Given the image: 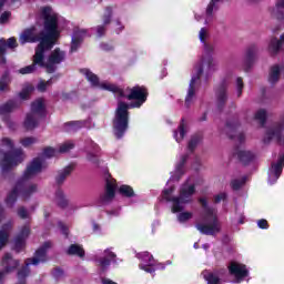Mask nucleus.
Returning <instances> with one entry per match:
<instances>
[{"label":"nucleus","mask_w":284,"mask_h":284,"mask_svg":"<svg viewBox=\"0 0 284 284\" xmlns=\"http://www.w3.org/2000/svg\"><path fill=\"white\" fill-rule=\"evenodd\" d=\"M80 72L83 74V77H85L87 81H89L92 88L106 90L108 92H112L115 97H122L128 99V101H131L130 104L125 102H119L115 110L113 130L115 136L121 139V136H123V134H125L128 131V121L130 119V113L128 110H130V108H141V105L148 101V89H145V87L138 85L128 88L125 91H123V89L116 84H112L108 81H99V77L92 73L90 69H81Z\"/></svg>","instance_id":"f257e3e1"},{"label":"nucleus","mask_w":284,"mask_h":284,"mask_svg":"<svg viewBox=\"0 0 284 284\" xmlns=\"http://www.w3.org/2000/svg\"><path fill=\"white\" fill-rule=\"evenodd\" d=\"M43 17L45 19L44 28L47 36L42 38L41 42L36 48L34 63H37L39 68H44L47 72L52 73L57 70L59 63L65 61V51L59 48L51 51L61 37V29L59 28L61 16L55 13L52 9H44ZM50 51L51 53L48 55Z\"/></svg>","instance_id":"f03ea898"},{"label":"nucleus","mask_w":284,"mask_h":284,"mask_svg":"<svg viewBox=\"0 0 284 284\" xmlns=\"http://www.w3.org/2000/svg\"><path fill=\"white\" fill-rule=\"evenodd\" d=\"M48 168V163L43 158L34 159L24 171L22 178L17 183L16 187L7 196L6 203L8 207H12L17 203V196H20L23 201H28L32 194L37 192V184L28 183L30 179L37 176L40 172H43Z\"/></svg>","instance_id":"7ed1b4c3"},{"label":"nucleus","mask_w":284,"mask_h":284,"mask_svg":"<svg viewBox=\"0 0 284 284\" xmlns=\"http://www.w3.org/2000/svg\"><path fill=\"white\" fill-rule=\"evenodd\" d=\"M174 192V186H169L163 191V199L165 201H171L172 203V212L173 214H178L176 219L179 223H187V221H192L194 217V213L192 211H184L187 203L192 202V196L194 195V186L193 184H184L180 189V196L172 197V193Z\"/></svg>","instance_id":"20e7f679"},{"label":"nucleus","mask_w":284,"mask_h":284,"mask_svg":"<svg viewBox=\"0 0 284 284\" xmlns=\"http://www.w3.org/2000/svg\"><path fill=\"white\" fill-rule=\"evenodd\" d=\"M1 154V168L3 172L19 165L26 159V153L21 149H14V143L12 140L4 138L2 139V144L0 145Z\"/></svg>","instance_id":"39448f33"},{"label":"nucleus","mask_w":284,"mask_h":284,"mask_svg":"<svg viewBox=\"0 0 284 284\" xmlns=\"http://www.w3.org/2000/svg\"><path fill=\"white\" fill-rule=\"evenodd\" d=\"M203 221L204 223L196 224V230L201 232V234L214 236V234L221 232V224L216 217V210L205 207L203 211Z\"/></svg>","instance_id":"423d86ee"},{"label":"nucleus","mask_w":284,"mask_h":284,"mask_svg":"<svg viewBox=\"0 0 284 284\" xmlns=\"http://www.w3.org/2000/svg\"><path fill=\"white\" fill-rule=\"evenodd\" d=\"M212 63V60H205L202 58L200 61L195 63L192 71V78L189 85V90L185 98V105L186 108H190L192 103H194L195 94H196V84L199 83L201 77H203V68L205 65H210Z\"/></svg>","instance_id":"0eeeda50"},{"label":"nucleus","mask_w":284,"mask_h":284,"mask_svg":"<svg viewBox=\"0 0 284 284\" xmlns=\"http://www.w3.org/2000/svg\"><path fill=\"white\" fill-rule=\"evenodd\" d=\"M45 9L52 10L50 7H43L41 9V17L44 21V27H45V17L43 16V11ZM43 37H48V31H45V28L43 31L39 32V29L37 27L28 28L24 31L20 33L19 37V42L21 45H26V43H37V41H43Z\"/></svg>","instance_id":"6e6552de"},{"label":"nucleus","mask_w":284,"mask_h":284,"mask_svg":"<svg viewBox=\"0 0 284 284\" xmlns=\"http://www.w3.org/2000/svg\"><path fill=\"white\" fill-rule=\"evenodd\" d=\"M45 112V100L38 99L31 104V112L24 119L23 125L26 130H34L39 125V119Z\"/></svg>","instance_id":"1a4fd4ad"},{"label":"nucleus","mask_w":284,"mask_h":284,"mask_svg":"<svg viewBox=\"0 0 284 284\" xmlns=\"http://www.w3.org/2000/svg\"><path fill=\"white\" fill-rule=\"evenodd\" d=\"M19 265V262L17 260L12 258V255L6 254L2 258V262L0 264V283L10 274L11 272H14L16 267Z\"/></svg>","instance_id":"9d476101"},{"label":"nucleus","mask_w":284,"mask_h":284,"mask_svg":"<svg viewBox=\"0 0 284 284\" xmlns=\"http://www.w3.org/2000/svg\"><path fill=\"white\" fill-rule=\"evenodd\" d=\"M229 272L235 278V283H241L250 274L247 267L239 262H232L229 265Z\"/></svg>","instance_id":"9b49d317"},{"label":"nucleus","mask_w":284,"mask_h":284,"mask_svg":"<svg viewBox=\"0 0 284 284\" xmlns=\"http://www.w3.org/2000/svg\"><path fill=\"white\" fill-rule=\"evenodd\" d=\"M284 168V154L280 155L276 163H272L268 170V183L274 184L278 181Z\"/></svg>","instance_id":"f8f14e48"},{"label":"nucleus","mask_w":284,"mask_h":284,"mask_svg":"<svg viewBox=\"0 0 284 284\" xmlns=\"http://www.w3.org/2000/svg\"><path fill=\"white\" fill-rule=\"evenodd\" d=\"M138 258L141 261L140 270H143L148 274H152L154 272V257L150 253H139Z\"/></svg>","instance_id":"ddd939ff"},{"label":"nucleus","mask_w":284,"mask_h":284,"mask_svg":"<svg viewBox=\"0 0 284 284\" xmlns=\"http://www.w3.org/2000/svg\"><path fill=\"white\" fill-rule=\"evenodd\" d=\"M283 130H284L283 124H276V125L272 126L266 133L265 141H274L275 140V141H278V143L281 145H284V138L282 136Z\"/></svg>","instance_id":"4468645a"},{"label":"nucleus","mask_w":284,"mask_h":284,"mask_svg":"<svg viewBox=\"0 0 284 284\" xmlns=\"http://www.w3.org/2000/svg\"><path fill=\"white\" fill-rule=\"evenodd\" d=\"M116 192V180L109 179L106 180V189L103 195L100 196L102 203H110L114 199Z\"/></svg>","instance_id":"2eb2a0df"},{"label":"nucleus","mask_w":284,"mask_h":284,"mask_svg":"<svg viewBox=\"0 0 284 284\" xmlns=\"http://www.w3.org/2000/svg\"><path fill=\"white\" fill-rule=\"evenodd\" d=\"M30 235V226L22 227L19 236L14 240L16 252H21L26 247V239Z\"/></svg>","instance_id":"dca6fc26"},{"label":"nucleus","mask_w":284,"mask_h":284,"mask_svg":"<svg viewBox=\"0 0 284 284\" xmlns=\"http://www.w3.org/2000/svg\"><path fill=\"white\" fill-rule=\"evenodd\" d=\"M17 39L14 38H9L6 42L4 39L0 40V63H6V50H8V48H17Z\"/></svg>","instance_id":"f3484780"},{"label":"nucleus","mask_w":284,"mask_h":284,"mask_svg":"<svg viewBox=\"0 0 284 284\" xmlns=\"http://www.w3.org/2000/svg\"><path fill=\"white\" fill-rule=\"evenodd\" d=\"M19 108H21V101L9 100L2 105H0V114H10L14 112V110H19Z\"/></svg>","instance_id":"a211bd4d"},{"label":"nucleus","mask_w":284,"mask_h":284,"mask_svg":"<svg viewBox=\"0 0 284 284\" xmlns=\"http://www.w3.org/2000/svg\"><path fill=\"white\" fill-rule=\"evenodd\" d=\"M114 258H116V255L114 253H112V251L105 250L104 255L102 257L98 258L97 263H98L99 267H101V270H105V267H108L110 265V263H112V261H114Z\"/></svg>","instance_id":"6ab92c4d"},{"label":"nucleus","mask_w":284,"mask_h":284,"mask_svg":"<svg viewBox=\"0 0 284 284\" xmlns=\"http://www.w3.org/2000/svg\"><path fill=\"white\" fill-rule=\"evenodd\" d=\"M80 34H85V29H74L72 40H71V47L70 52H77L79 48H81V39H79Z\"/></svg>","instance_id":"aec40b11"},{"label":"nucleus","mask_w":284,"mask_h":284,"mask_svg":"<svg viewBox=\"0 0 284 284\" xmlns=\"http://www.w3.org/2000/svg\"><path fill=\"white\" fill-rule=\"evenodd\" d=\"M283 43H284V34L281 36L280 39L277 38L271 39L268 42V52L271 54H278V52L281 51V48H283Z\"/></svg>","instance_id":"412c9836"},{"label":"nucleus","mask_w":284,"mask_h":284,"mask_svg":"<svg viewBox=\"0 0 284 284\" xmlns=\"http://www.w3.org/2000/svg\"><path fill=\"white\" fill-rule=\"evenodd\" d=\"M236 156L244 165H247V163H252V161H254L255 158L252 151L245 149L239 150Z\"/></svg>","instance_id":"4be33fe9"},{"label":"nucleus","mask_w":284,"mask_h":284,"mask_svg":"<svg viewBox=\"0 0 284 284\" xmlns=\"http://www.w3.org/2000/svg\"><path fill=\"white\" fill-rule=\"evenodd\" d=\"M216 10H219V4L214 0H211L206 8L205 23H212V21H214Z\"/></svg>","instance_id":"5701e85b"},{"label":"nucleus","mask_w":284,"mask_h":284,"mask_svg":"<svg viewBox=\"0 0 284 284\" xmlns=\"http://www.w3.org/2000/svg\"><path fill=\"white\" fill-rule=\"evenodd\" d=\"M215 97L217 103H220V105H223V103L227 101V85L220 84L215 91Z\"/></svg>","instance_id":"b1692460"},{"label":"nucleus","mask_w":284,"mask_h":284,"mask_svg":"<svg viewBox=\"0 0 284 284\" xmlns=\"http://www.w3.org/2000/svg\"><path fill=\"white\" fill-rule=\"evenodd\" d=\"M32 92H34V85L31 83L24 84L21 92L18 94L19 101H28Z\"/></svg>","instance_id":"393cba45"},{"label":"nucleus","mask_w":284,"mask_h":284,"mask_svg":"<svg viewBox=\"0 0 284 284\" xmlns=\"http://www.w3.org/2000/svg\"><path fill=\"white\" fill-rule=\"evenodd\" d=\"M11 82L12 78H10V73L6 72L0 79V92H8Z\"/></svg>","instance_id":"a878e982"},{"label":"nucleus","mask_w":284,"mask_h":284,"mask_svg":"<svg viewBox=\"0 0 284 284\" xmlns=\"http://www.w3.org/2000/svg\"><path fill=\"white\" fill-rule=\"evenodd\" d=\"M203 276L207 284H219L221 278L219 277V273H212L210 271H204Z\"/></svg>","instance_id":"bb28decb"},{"label":"nucleus","mask_w":284,"mask_h":284,"mask_svg":"<svg viewBox=\"0 0 284 284\" xmlns=\"http://www.w3.org/2000/svg\"><path fill=\"white\" fill-rule=\"evenodd\" d=\"M185 122H181V124L178 128V131H174L173 136L176 141V143H181L182 140L185 138Z\"/></svg>","instance_id":"cd10ccee"},{"label":"nucleus","mask_w":284,"mask_h":284,"mask_svg":"<svg viewBox=\"0 0 284 284\" xmlns=\"http://www.w3.org/2000/svg\"><path fill=\"white\" fill-rule=\"evenodd\" d=\"M7 0H0V23H8L10 20L11 13L10 11H3V6H6Z\"/></svg>","instance_id":"c85d7f7f"},{"label":"nucleus","mask_w":284,"mask_h":284,"mask_svg":"<svg viewBox=\"0 0 284 284\" xmlns=\"http://www.w3.org/2000/svg\"><path fill=\"white\" fill-rule=\"evenodd\" d=\"M67 252L68 254L80 256L81 258L82 256H85V251H83V247L79 244H72Z\"/></svg>","instance_id":"c756f323"},{"label":"nucleus","mask_w":284,"mask_h":284,"mask_svg":"<svg viewBox=\"0 0 284 284\" xmlns=\"http://www.w3.org/2000/svg\"><path fill=\"white\" fill-rule=\"evenodd\" d=\"M113 12H114V8H112V7H106L104 9V12L102 14L103 26H110V23L112 22V13Z\"/></svg>","instance_id":"7c9ffc66"},{"label":"nucleus","mask_w":284,"mask_h":284,"mask_svg":"<svg viewBox=\"0 0 284 284\" xmlns=\"http://www.w3.org/2000/svg\"><path fill=\"white\" fill-rule=\"evenodd\" d=\"M85 126L84 121H73L65 124L67 132H74L77 130H80V128Z\"/></svg>","instance_id":"2f4dec72"},{"label":"nucleus","mask_w":284,"mask_h":284,"mask_svg":"<svg viewBox=\"0 0 284 284\" xmlns=\"http://www.w3.org/2000/svg\"><path fill=\"white\" fill-rule=\"evenodd\" d=\"M36 143H38V140L34 136H24L20 139V145H22V148H32Z\"/></svg>","instance_id":"473e14b6"},{"label":"nucleus","mask_w":284,"mask_h":284,"mask_svg":"<svg viewBox=\"0 0 284 284\" xmlns=\"http://www.w3.org/2000/svg\"><path fill=\"white\" fill-rule=\"evenodd\" d=\"M72 173V166L64 168L57 176V183H63L68 176Z\"/></svg>","instance_id":"72a5a7b5"},{"label":"nucleus","mask_w":284,"mask_h":284,"mask_svg":"<svg viewBox=\"0 0 284 284\" xmlns=\"http://www.w3.org/2000/svg\"><path fill=\"white\" fill-rule=\"evenodd\" d=\"M119 192L122 196H126L128 199H132V196H134V189L130 185H121Z\"/></svg>","instance_id":"f704fd0d"},{"label":"nucleus","mask_w":284,"mask_h":284,"mask_svg":"<svg viewBox=\"0 0 284 284\" xmlns=\"http://www.w3.org/2000/svg\"><path fill=\"white\" fill-rule=\"evenodd\" d=\"M281 74V67L275 65L271 69V73L268 77V81L270 83H276V81H278V77Z\"/></svg>","instance_id":"c9c22d12"},{"label":"nucleus","mask_w":284,"mask_h":284,"mask_svg":"<svg viewBox=\"0 0 284 284\" xmlns=\"http://www.w3.org/2000/svg\"><path fill=\"white\" fill-rule=\"evenodd\" d=\"M74 148V143L68 141L59 145L57 149L58 154H65V152H70Z\"/></svg>","instance_id":"e433bc0d"},{"label":"nucleus","mask_w":284,"mask_h":284,"mask_svg":"<svg viewBox=\"0 0 284 284\" xmlns=\"http://www.w3.org/2000/svg\"><path fill=\"white\" fill-rule=\"evenodd\" d=\"M37 63H34V55H33V63L27 67H23L19 70L20 74H32L33 72H37Z\"/></svg>","instance_id":"4c0bfd02"},{"label":"nucleus","mask_w":284,"mask_h":284,"mask_svg":"<svg viewBox=\"0 0 284 284\" xmlns=\"http://www.w3.org/2000/svg\"><path fill=\"white\" fill-rule=\"evenodd\" d=\"M55 201H57L58 205H60V207H65V205H68V199H65L63 191L57 192Z\"/></svg>","instance_id":"58836bf2"},{"label":"nucleus","mask_w":284,"mask_h":284,"mask_svg":"<svg viewBox=\"0 0 284 284\" xmlns=\"http://www.w3.org/2000/svg\"><path fill=\"white\" fill-rule=\"evenodd\" d=\"M199 39L201 43H207V39H210V30H207V28H202L199 32Z\"/></svg>","instance_id":"ea45409f"},{"label":"nucleus","mask_w":284,"mask_h":284,"mask_svg":"<svg viewBox=\"0 0 284 284\" xmlns=\"http://www.w3.org/2000/svg\"><path fill=\"white\" fill-rule=\"evenodd\" d=\"M267 119V111L265 109H261L255 113V121H258L260 123H265V120Z\"/></svg>","instance_id":"a19ab883"},{"label":"nucleus","mask_w":284,"mask_h":284,"mask_svg":"<svg viewBox=\"0 0 284 284\" xmlns=\"http://www.w3.org/2000/svg\"><path fill=\"white\" fill-rule=\"evenodd\" d=\"M50 85H52V81L48 80H40L38 85H37V90H39V92H45L48 90V88H50Z\"/></svg>","instance_id":"79ce46f5"},{"label":"nucleus","mask_w":284,"mask_h":284,"mask_svg":"<svg viewBox=\"0 0 284 284\" xmlns=\"http://www.w3.org/2000/svg\"><path fill=\"white\" fill-rule=\"evenodd\" d=\"M58 154H59V151H57V149L50 148V146L44 149V151H43L44 159H52V156H58Z\"/></svg>","instance_id":"37998d69"},{"label":"nucleus","mask_w":284,"mask_h":284,"mask_svg":"<svg viewBox=\"0 0 284 284\" xmlns=\"http://www.w3.org/2000/svg\"><path fill=\"white\" fill-rule=\"evenodd\" d=\"M245 178L236 179L231 182V185L233 190H240V187H243V185H245Z\"/></svg>","instance_id":"c03bdc74"},{"label":"nucleus","mask_w":284,"mask_h":284,"mask_svg":"<svg viewBox=\"0 0 284 284\" xmlns=\"http://www.w3.org/2000/svg\"><path fill=\"white\" fill-rule=\"evenodd\" d=\"M257 53H258V48H256L255 45H252L246 50L245 57L246 59H254V57H256Z\"/></svg>","instance_id":"a18cd8bd"},{"label":"nucleus","mask_w":284,"mask_h":284,"mask_svg":"<svg viewBox=\"0 0 284 284\" xmlns=\"http://www.w3.org/2000/svg\"><path fill=\"white\" fill-rule=\"evenodd\" d=\"M87 159L94 165H101V160H99V156H97V154H94L92 152L88 153Z\"/></svg>","instance_id":"49530a36"},{"label":"nucleus","mask_w":284,"mask_h":284,"mask_svg":"<svg viewBox=\"0 0 284 284\" xmlns=\"http://www.w3.org/2000/svg\"><path fill=\"white\" fill-rule=\"evenodd\" d=\"M199 138H192L189 142L187 150L189 152H193L196 149V145H199Z\"/></svg>","instance_id":"de8ad7c7"},{"label":"nucleus","mask_w":284,"mask_h":284,"mask_svg":"<svg viewBox=\"0 0 284 284\" xmlns=\"http://www.w3.org/2000/svg\"><path fill=\"white\" fill-rule=\"evenodd\" d=\"M185 161H187V155H183L180 160V163L176 166V174H183V165L185 164Z\"/></svg>","instance_id":"09e8293b"},{"label":"nucleus","mask_w":284,"mask_h":284,"mask_svg":"<svg viewBox=\"0 0 284 284\" xmlns=\"http://www.w3.org/2000/svg\"><path fill=\"white\" fill-rule=\"evenodd\" d=\"M236 94L237 97H241V94H243V79L241 78L236 79Z\"/></svg>","instance_id":"8fccbe9b"},{"label":"nucleus","mask_w":284,"mask_h":284,"mask_svg":"<svg viewBox=\"0 0 284 284\" xmlns=\"http://www.w3.org/2000/svg\"><path fill=\"white\" fill-rule=\"evenodd\" d=\"M18 216H20V219H29L30 213H28V211L24 207H20L18 209Z\"/></svg>","instance_id":"3c124183"},{"label":"nucleus","mask_w":284,"mask_h":284,"mask_svg":"<svg viewBox=\"0 0 284 284\" xmlns=\"http://www.w3.org/2000/svg\"><path fill=\"white\" fill-rule=\"evenodd\" d=\"M204 51L210 54L212 52H214V44L206 42L204 43Z\"/></svg>","instance_id":"603ef678"},{"label":"nucleus","mask_w":284,"mask_h":284,"mask_svg":"<svg viewBox=\"0 0 284 284\" xmlns=\"http://www.w3.org/2000/svg\"><path fill=\"white\" fill-rule=\"evenodd\" d=\"M97 37H103L105 34V27L104 26H98L95 28Z\"/></svg>","instance_id":"864d4df0"},{"label":"nucleus","mask_w":284,"mask_h":284,"mask_svg":"<svg viewBox=\"0 0 284 284\" xmlns=\"http://www.w3.org/2000/svg\"><path fill=\"white\" fill-rule=\"evenodd\" d=\"M257 225L261 230H267V227H270V225L267 224V220H260L257 222Z\"/></svg>","instance_id":"5fc2aeb1"},{"label":"nucleus","mask_w":284,"mask_h":284,"mask_svg":"<svg viewBox=\"0 0 284 284\" xmlns=\"http://www.w3.org/2000/svg\"><path fill=\"white\" fill-rule=\"evenodd\" d=\"M215 203H221V201H225V193H220L214 197Z\"/></svg>","instance_id":"6e6d98bb"},{"label":"nucleus","mask_w":284,"mask_h":284,"mask_svg":"<svg viewBox=\"0 0 284 284\" xmlns=\"http://www.w3.org/2000/svg\"><path fill=\"white\" fill-rule=\"evenodd\" d=\"M101 48H102V50H105L106 52L114 50V47L112 44H108V43H102Z\"/></svg>","instance_id":"4d7b16f0"},{"label":"nucleus","mask_w":284,"mask_h":284,"mask_svg":"<svg viewBox=\"0 0 284 284\" xmlns=\"http://www.w3.org/2000/svg\"><path fill=\"white\" fill-rule=\"evenodd\" d=\"M102 284H116V282H114L110 278H102Z\"/></svg>","instance_id":"13d9d810"},{"label":"nucleus","mask_w":284,"mask_h":284,"mask_svg":"<svg viewBox=\"0 0 284 284\" xmlns=\"http://www.w3.org/2000/svg\"><path fill=\"white\" fill-rule=\"evenodd\" d=\"M278 8H284V0H277L276 10H278Z\"/></svg>","instance_id":"bf43d9fd"},{"label":"nucleus","mask_w":284,"mask_h":284,"mask_svg":"<svg viewBox=\"0 0 284 284\" xmlns=\"http://www.w3.org/2000/svg\"><path fill=\"white\" fill-rule=\"evenodd\" d=\"M62 233L65 234V236H68V227L63 224L60 225Z\"/></svg>","instance_id":"052dcab7"},{"label":"nucleus","mask_w":284,"mask_h":284,"mask_svg":"<svg viewBox=\"0 0 284 284\" xmlns=\"http://www.w3.org/2000/svg\"><path fill=\"white\" fill-rule=\"evenodd\" d=\"M85 37H88V30H85V34L84 36H83V33L79 34L80 41L82 42L85 39Z\"/></svg>","instance_id":"680f3d73"},{"label":"nucleus","mask_w":284,"mask_h":284,"mask_svg":"<svg viewBox=\"0 0 284 284\" xmlns=\"http://www.w3.org/2000/svg\"><path fill=\"white\" fill-rule=\"evenodd\" d=\"M200 203H201L202 205H204V207H205V205H207V200H206V199H201V200H200Z\"/></svg>","instance_id":"e2e57ef3"},{"label":"nucleus","mask_w":284,"mask_h":284,"mask_svg":"<svg viewBox=\"0 0 284 284\" xmlns=\"http://www.w3.org/2000/svg\"><path fill=\"white\" fill-rule=\"evenodd\" d=\"M196 21H201V16L199 13L195 14Z\"/></svg>","instance_id":"0e129e2a"},{"label":"nucleus","mask_w":284,"mask_h":284,"mask_svg":"<svg viewBox=\"0 0 284 284\" xmlns=\"http://www.w3.org/2000/svg\"><path fill=\"white\" fill-rule=\"evenodd\" d=\"M237 138H239L240 141H243V134L240 133V134L237 135Z\"/></svg>","instance_id":"69168bd1"},{"label":"nucleus","mask_w":284,"mask_h":284,"mask_svg":"<svg viewBox=\"0 0 284 284\" xmlns=\"http://www.w3.org/2000/svg\"><path fill=\"white\" fill-rule=\"evenodd\" d=\"M118 26H120V30H123V26H121V22H116Z\"/></svg>","instance_id":"338daca9"},{"label":"nucleus","mask_w":284,"mask_h":284,"mask_svg":"<svg viewBox=\"0 0 284 284\" xmlns=\"http://www.w3.org/2000/svg\"><path fill=\"white\" fill-rule=\"evenodd\" d=\"M239 223H240V224H243V223H244L243 217L240 219Z\"/></svg>","instance_id":"774afa93"}]
</instances>
